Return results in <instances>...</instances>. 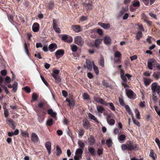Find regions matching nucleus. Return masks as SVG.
Here are the masks:
<instances>
[{
    "label": "nucleus",
    "instance_id": "nucleus-1",
    "mask_svg": "<svg viewBox=\"0 0 160 160\" xmlns=\"http://www.w3.org/2000/svg\"><path fill=\"white\" fill-rule=\"evenodd\" d=\"M121 148L122 151L125 150L130 151L133 150L137 151L139 149L138 145L133 143L132 141H129L128 142H127L126 144H122L121 146Z\"/></svg>",
    "mask_w": 160,
    "mask_h": 160
},
{
    "label": "nucleus",
    "instance_id": "nucleus-2",
    "mask_svg": "<svg viewBox=\"0 0 160 160\" xmlns=\"http://www.w3.org/2000/svg\"><path fill=\"white\" fill-rule=\"evenodd\" d=\"M60 72L59 70L57 69L53 70V72L51 73V75L55 79V82L57 83H60L61 81L60 76H59Z\"/></svg>",
    "mask_w": 160,
    "mask_h": 160
},
{
    "label": "nucleus",
    "instance_id": "nucleus-3",
    "mask_svg": "<svg viewBox=\"0 0 160 160\" xmlns=\"http://www.w3.org/2000/svg\"><path fill=\"white\" fill-rule=\"evenodd\" d=\"M151 90L153 92L159 94L160 92V86L158 85L156 82L153 83L151 86Z\"/></svg>",
    "mask_w": 160,
    "mask_h": 160
},
{
    "label": "nucleus",
    "instance_id": "nucleus-4",
    "mask_svg": "<svg viewBox=\"0 0 160 160\" xmlns=\"http://www.w3.org/2000/svg\"><path fill=\"white\" fill-rule=\"evenodd\" d=\"M126 92L128 97L131 99H135L136 98V95L132 90L125 89Z\"/></svg>",
    "mask_w": 160,
    "mask_h": 160
},
{
    "label": "nucleus",
    "instance_id": "nucleus-5",
    "mask_svg": "<svg viewBox=\"0 0 160 160\" xmlns=\"http://www.w3.org/2000/svg\"><path fill=\"white\" fill-rule=\"evenodd\" d=\"M74 43L80 46H82L84 44V41L81 36H78L75 38Z\"/></svg>",
    "mask_w": 160,
    "mask_h": 160
},
{
    "label": "nucleus",
    "instance_id": "nucleus-6",
    "mask_svg": "<svg viewBox=\"0 0 160 160\" xmlns=\"http://www.w3.org/2000/svg\"><path fill=\"white\" fill-rule=\"evenodd\" d=\"M156 61L154 59H151L148 60V67L150 70L152 69V66H155L156 63Z\"/></svg>",
    "mask_w": 160,
    "mask_h": 160
},
{
    "label": "nucleus",
    "instance_id": "nucleus-7",
    "mask_svg": "<svg viewBox=\"0 0 160 160\" xmlns=\"http://www.w3.org/2000/svg\"><path fill=\"white\" fill-rule=\"evenodd\" d=\"M64 54V50L63 49H59L55 53V56L57 59H59L62 57Z\"/></svg>",
    "mask_w": 160,
    "mask_h": 160
},
{
    "label": "nucleus",
    "instance_id": "nucleus-8",
    "mask_svg": "<svg viewBox=\"0 0 160 160\" xmlns=\"http://www.w3.org/2000/svg\"><path fill=\"white\" fill-rule=\"evenodd\" d=\"M62 39L63 40L69 43L72 42L73 41L72 37L67 35H63Z\"/></svg>",
    "mask_w": 160,
    "mask_h": 160
},
{
    "label": "nucleus",
    "instance_id": "nucleus-9",
    "mask_svg": "<svg viewBox=\"0 0 160 160\" xmlns=\"http://www.w3.org/2000/svg\"><path fill=\"white\" fill-rule=\"evenodd\" d=\"M53 28L55 31L58 33L61 32L60 28L58 27V24L57 21H53Z\"/></svg>",
    "mask_w": 160,
    "mask_h": 160
},
{
    "label": "nucleus",
    "instance_id": "nucleus-10",
    "mask_svg": "<svg viewBox=\"0 0 160 160\" xmlns=\"http://www.w3.org/2000/svg\"><path fill=\"white\" fill-rule=\"evenodd\" d=\"M72 29L74 32H79L82 31V28L79 26L75 25L72 26Z\"/></svg>",
    "mask_w": 160,
    "mask_h": 160
},
{
    "label": "nucleus",
    "instance_id": "nucleus-11",
    "mask_svg": "<svg viewBox=\"0 0 160 160\" xmlns=\"http://www.w3.org/2000/svg\"><path fill=\"white\" fill-rule=\"evenodd\" d=\"M47 113L48 114L51 115L52 117H53L56 120L57 119L56 117L57 113L56 112H53L52 109H49L47 111Z\"/></svg>",
    "mask_w": 160,
    "mask_h": 160
},
{
    "label": "nucleus",
    "instance_id": "nucleus-12",
    "mask_svg": "<svg viewBox=\"0 0 160 160\" xmlns=\"http://www.w3.org/2000/svg\"><path fill=\"white\" fill-rule=\"evenodd\" d=\"M32 141L35 143L37 142L39 138L36 134L34 132H33L31 136Z\"/></svg>",
    "mask_w": 160,
    "mask_h": 160
},
{
    "label": "nucleus",
    "instance_id": "nucleus-13",
    "mask_svg": "<svg viewBox=\"0 0 160 160\" xmlns=\"http://www.w3.org/2000/svg\"><path fill=\"white\" fill-rule=\"evenodd\" d=\"M82 153L83 149L82 148H79L76 149L75 156H77V157H79L80 158H82Z\"/></svg>",
    "mask_w": 160,
    "mask_h": 160
},
{
    "label": "nucleus",
    "instance_id": "nucleus-14",
    "mask_svg": "<svg viewBox=\"0 0 160 160\" xmlns=\"http://www.w3.org/2000/svg\"><path fill=\"white\" fill-rule=\"evenodd\" d=\"M96 108L97 112L99 113V115L101 116V114L105 111V109L101 105H97Z\"/></svg>",
    "mask_w": 160,
    "mask_h": 160
},
{
    "label": "nucleus",
    "instance_id": "nucleus-15",
    "mask_svg": "<svg viewBox=\"0 0 160 160\" xmlns=\"http://www.w3.org/2000/svg\"><path fill=\"white\" fill-rule=\"evenodd\" d=\"M57 48V45L55 43H52L49 45L48 48L51 52H53Z\"/></svg>",
    "mask_w": 160,
    "mask_h": 160
},
{
    "label": "nucleus",
    "instance_id": "nucleus-16",
    "mask_svg": "<svg viewBox=\"0 0 160 160\" xmlns=\"http://www.w3.org/2000/svg\"><path fill=\"white\" fill-rule=\"evenodd\" d=\"M45 146L48 150V154H50L51 153V143L49 141L47 142L45 144Z\"/></svg>",
    "mask_w": 160,
    "mask_h": 160
},
{
    "label": "nucleus",
    "instance_id": "nucleus-17",
    "mask_svg": "<svg viewBox=\"0 0 160 160\" xmlns=\"http://www.w3.org/2000/svg\"><path fill=\"white\" fill-rule=\"evenodd\" d=\"M88 69L89 71H91L92 69L93 66L92 62L89 60H87L86 61Z\"/></svg>",
    "mask_w": 160,
    "mask_h": 160
},
{
    "label": "nucleus",
    "instance_id": "nucleus-18",
    "mask_svg": "<svg viewBox=\"0 0 160 160\" xmlns=\"http://www.w3.org/2000/svg\"><path fill=\"white\" fill-rule=\"evenodd\" d=\"M39 28V25L36 23H35L33 24L32 26V30L34 32H38Z\"/></svg>",
    "mask_w": 160,
    "mask_h": 160
},
{
    "label": "nucleus",
    "instance_id": "nucleus-19",
    "mask_svg": "<svg viewBox=\"0 0 160 160\" xmlns=\"http://www.w3.org/2000/svg\"><path fill=\"white\" fill-rule=\"evenodd\" d=\"M143 80L144 84L146 86H148L151 82L152 81L151 79L147 78H143Z\"/></svg>",
    "mask_w": 160,
    "mask_h": 160
},
{
    "label": "nucleus",
    "instance_id": "nucleus-20",
    "mask_svg": "<svg viewBox=\"0 0 160 160\" xmlns=\"http://www.w3.org/2000/svg\"><path fill=\"white\" fill-rule=\"evenodd\" d=\"M83 6L86 7L87 10H91L92 8V4L90 2H85L83 4Z\"/></svg>",
    "mask_w": 160,
    "mask_h": 160
},
{
    "label": "nucleus",
    "instance_id": "nucleus-21",
    "mask_svg": "<svg viewBox=\"0 0 160 160\" xmlns=\"http://www.w3.org/2000/svg\"><path fill=\"white\" fill-rule=\"evenodd\" d=\"M98 25L102 27L104 29H108L110 27V25L109 24H106L105 23H102L101 22H98Z\"/></svg>",
    "mask_w": 160,
    "mask_h": 160
},
{
    "label": "nucleus",
    "instance_id": "nucleus-22",
    "mask_svg": "<svg viewBox=\"0 0 160 160\" xmlns=\"http://www.w3.org/2000/svg\"><path fill=\"white\" fill-rule=\"evenodd\" d=\"M7 122L8 123L12 129H15V122H14V121L11 120H8L7 121Z\"/></svg>",
    "mask_w": 160,
    "mask_h": 160
},
{
    "label": "nucleus",
    "instance_id": "nucleus-23",
    "mask_svg": "<svg viewBox=\"0 0 160 160\" xmlns=\"http://www.w3.org/2000/svg\"><path fill=\"white\" fill-rule=\"evenodd\" d=\"M88 139L89 140L88 142L90 145H92L95 143V139L94 137H91L90 138H88Z\"/></svg>",
    "mask_w": 160,
    "mask_h": 160
},
{
    "label": "nucleus",
    "instance_id": "nucleus-24",
    "mask_svg": "<svg viewBox=\"0 0 160 160\" xmlns=\"http://www.w3.org/2000/svg\"><path fill=\"white\" fill-rule=\"evenodd\" d=\"M125 108L129 114L132 117L133 114L129 107L128 105H125Z\"/></svg>",
    "mask_w": 160,
    "mask_h": 160
},
{
    "label": "nucleus",
    "instance_id": "nucleus-25",
    "mask_svg": "<svg viewBox=\"0 0 160 160\" xmlns=\"http://www.w3.org/2000/svg\"><path fill=\"white\" fill-rule=\"evenodd\" d=\"M112 143V142L110 138H109L106 140V144L108 148L111 147Z\"/></svg>",
    "mask_w": 160,
    "mask_h": 160
},
{
    "label": "nucleus",
    "instance_id": "nucleus-26",
    "mask_svg": "<svg viewBox=\"0 0 160 160\" xmlns=\"http://www.w3.org/2000/svg\"><path fill=\"white\" fill-rule=\"evenodd\" d=\"M18 83L16 82H14L12 85V91L13 92H16L18 89Z\"/></svg>",
    "mask_w": 160,
    "mask_h": 160
},
{
    "label": "nucleus",
    "instance_id": "nucleus-27",
    "mask_svg": "<svg viewBox=\"0 0 160 160\" xmlns=\"http://www.w3.org/2000/svg\"><path fill=\"white\" fill-rule=\"evenodd\" d=\"M149 156L152 158L153 160H155V158L157 157L156 154H155L153 151L152 149L150 150Z\"/></svg>",
    "mask_w": 160,
    "mask_h": 160
},
{
    "label": "nucleus",
    "instance_id": "nucleus-28",
    "mask_svg": "<svg viewBox=\"0 0 160 160\" xmlns=\"http://www.w3.org/2000/svg\"><path fill=\"white\" fill-rule=\"evenodd\" d=\"M142 37V32L141 31H138L136 33V38L138 40Z\"/></svg>",
    "mask_w": 160,
    "mask_h": 160
},
{
    "label": "nucleus",
    "instance_id": "nucleus-29",
    "mask_svg": "<svg viewBox=\"0 0 160 160\" xmlns=\"http://www.w3.org/2000/svg\"><path fill=\"white\" fill-rule=\"evenodd\" d=\"M102 41V39H96L95 42V45L96 47H98L100 45Z\"/></svg>",
    "mask_w": 160,
    "mask_h": 160
},
{
    "label": "nucleus",
    "instance_id": "nucleus-30",
    "mask_svg": "<svg viewBox=\"0 0 160 160\" xmlns=\"http://www.w3.org/2000/svg\"><path fill=\"white\" fill-rule=\"evenodd\" d=\"M104 41L106 44H108L110 43L111 38L109 37H105L104 38Z\"/></svg>",
    "mask_w": 160,
    "mask_h": 160
},
{
    "label": "nucleus",
    "instance_id": "nucleus-31",
    "mask_svg": "<svg viewBox=\"0 0 160 160\" xmlns=\"http://www.w3.org/2000/svg\"><path fill=\"white\" fill-rule=\"evenodd\" d=\"M88 149L89 153L92 156H93L95 155V150L93 148L91 147H89Z\"/></svg>",
    "mask_w": 160,
    "mask_h": 160
},
{
    "label": "nucleus",
    "instance_id": "nucleus-32",
    "mask_svg": "<svg viewBox=\"0 0 160 160\" xmlns=\"http://www.w3.org/2000/svg\"><path fill=\"white\" fill-rule=\"evenodd\" d=\"M153 76L157 80L160 77V72H154L153 74Z\"/></svg>",
    "mask_w": 160,
    "mask_h": 160
},
{
    "label": "nucleus",
    "instance_id": "nucleus-33",
    "mask_svg": "<svg viewBox=\"0 0 160 160\" xmlns=\"http://www.w3.org/2000/svg\"><path fill=\"white\" fill-rule=\"evenodd\" d=\"M126 138V136L124 134H121L120 135H118V140L121 141H122L124 140Z\"/></svg>",
    "mask_w": 160,
    "mask_h": 160
},
{
    "label": "nucleus",
    "instance_id": "nucleus-34",
    "mask_svg": "<svg viewBox=\"0 0 160 160\" xmlns=\"http://www.w3.org/2000/svg\"><path fill=\"white\" fill-rule=\"evenodd\" d=\"M83 126L86 129H88L89 127V122L87 121L83 122Z\"/></svg>",
    "mask_w": 160,
    "mask_h": 160
},
{
    "label": "nucleus",
    "instance_id": "nucleus-35",
    "mask_svg": "<svg viewBox=\"0 0 160 160\" xmlns=\"http://www.w3.org/2000/svg\"><path fill=\"white\" fill-rule=\"evenodd\" d=\"M121 133V130L119 128H115L114 129L113 133L115 135H118Z\"/></svg>",
    "mask_w": 160,
    "mask_h": 160
},
{
    "label": "nucleus",
    "instance_id": "nucleus-36",
    "mask_svg": "<svg viewBox=\"0 0 160 160\" xmlns=\"http://www.w3.org/2000/svg\"><path fill=\"white\" fill-rule=\"evenodd\" d=\"M93 69L96 74H98L99 73V70L98 67L96 66L94 62L92 61Z\"/></svg>",
    "mask_w": 160,
    "mask_h": 160
},
{
    "label": "nucleus",
    "instance_id": "nucleus-37",
    "mask_svg": "<svg viewBox=\"0 0 160 160\" xmlns=\"http://www.w3.org/2000/svg\"><path fill=\"white\" fill-rule=\"evenodd\" d=\"M53 120L52 119H48L47 121L46 124L47 126H51L53 124Z\"/></svg>",
    "mask_w": 160,
    "mask_h": 160
},
{
    "label": "nucleus",
    "instance_id": "nucleus-38",
    "mask_svg": "<svg viewBox=\"0 0 160 160\" xmlns=\"http://www.w3.org/2000/svg\"><path fill=\"white\" fill-rule=\"evenodd\" d=\"M56 151V154L57 156H59L62 153L61 148L58 146H57Z\"/></svg>",
    "mask_w": 160,
    "mask_h": 160
},
{
    "label": "nucleus",
    "instance_id": "nucleus-39",
    "mask_svg": "<svg viewBox=\"0 0 160 160\" xmlns=\"http://www.w3.org/2000/svg\"><path fill=\"white\" fill-rule=\"evenodd\" d=\"M71 50L73 52H76L78 49L77 46L75 45L72 44L70 45Z\"/></svg>",
    "mask_w": 160,
    "mask_h": 160
},
{
    "label": "nucleus",
    "instance_id": "nucleus-40",
    "mask_svg": "<svg viewBox=\"0 0 160 160\" xmlns=\"http://www.w3.org/2000/svg\"><path fill=\"white\" fill-rule=\"evenodd\" d=\"M78 144L80 147L79 148H82L83 149L85 146L84 143L82 142L81 141H79L78 142Z\"/></svg>",
    "mask_w": 160,
    "mask_h": 160
},
{
    "label": "nucleus",
    "instance_id": "nucleus-41",
    "mask_svg": "<svg viewBox=\"0 0 160 160\" xmlns=\"http://www.w3.org/2000/svg\"><path fill=\"white\" fill-rule=\"evenodd\" d=\"M88 117L92 120H93L95 121H97V118L95 117L91 113H89L88 114Z\"/></svg>",
    "mask_w": 160,
    "mask_h": 160
},
{
    "label": "nucleus",
    "instance_id": "nucleus-42",
    "mask_svg": "<svg viewBox=\"0 0 160 160\" xmlns=\"http://www.w3.org/2000/svg\"><path fill=\"white\" fill-rule=\"evenodd\" d=\"M132 5L135 7H138L140 5V2L138 1L135 0L132 2Z\"/></svg>",
    "mask_w": 160,
    "mask_h": 160
},
{
    "label": "nucleus",
    "instance_id": "nucleus-43",
    "mask_svg": "<svg viewBox=\"0 0 160 160\" xmlns=\"http://www.w3.org/2000/svg\"><path fill=\"white\" fill-rule=\"evenodd\" d=\"M135 113H136V118L138 119H140V116L139 114V112L137 109H135L134 111Z\"/></svg>",
    "mask_w": 160,
    "mask_h": 160
},
{
    "label": "nucleus",
    "instance_id": "nucleus-44",
    "mask_svg": "<svg viewBox=\"0 0 160 160\" xmlns=\"http://www.w3.org/2000/svg\"><path fill=\"white\" fill-rule=\"evenodd\" d=\"M107 122L109 125L111 126L114 125L115 123V121L113 119L108 120V121H107Z\"/></svg>",
    "mask_w": 160,
    "mask_h": 160
},
{
    "label": "nucleus",
    "instance_id": "nucleus-45",
    "mask_svg": "<svg viewBox=\"0 0 160 160\" xmlns=\"http://www.w3.org/2000/svg\"><path fill=\"white\" fill-rule=\"evenodd\" d=\"M132 120L133 122V123L136 125L138 127H139L140 126V123L137 120L135 119L133 117V115L132 116Z\"/></svg>",
    "mask_w": 160,
    "mask_h": 160
},
{
    "label": "nucleus",
    "instance_id": "nucleus-46",
    "mask_svg": "<svg viewBox=\"0 0 160 160\" xmlns=\"http://www.w3.org/2000/svg\"><path fill=\"white\" fill-rule=\"evenodd\" d=\"M98 103H100L106 106L108 105V104L106 103L102 98H101L99 100Z\"/></svg>",
    "mask_w": 160,
    "mask_h": 160
},
{
    "label": "nucleus",
    "instance_id": "nucleus-47",
    "mask_svg": "<svg viewBox=\"0 0 160 160\" xmlns=\"http://www.w3.org/2000/svg\"><path fill=\"white\" fill-rule=\"evenodd\" d=\"M4 109V114L6 118H7L9 115V111L6 108L3 107Z\"/></svg>",
    "mask_w": 160,
    "mask_h": 160
},
{
    "label": "nucleus",
    "instance_id": "nucleus-48",
    "mask_svg": "<svg viewBox=\"0 0 160 160\" xmlns=\"http://www.w3.org/2000/svg\"><path fill=\"white\" fill-rule=\"evenodd\" d=\"M38 96L35 93H33L32 96V98L33 101H35L37 100Z\"/></svg>",
    "mask_w": 160,
    "mask_h": 160
},
{
    "label": "nucleus",
    "instance_id": "nucleus-49",
    "mask_svg": "<svg viewBox=\"0 0 160 160\" xmlns=\"http://www.w3.org/2000/svg\"><path fill=\"white\" fill-rule=\"evenodd\" d=\"M83 98L84 100H88L89 99V95L86 93H84L83 95Z\"/></svg>",
    "mask_w": 160,
    "mask_h": 160
},
{
    "label": "nucleus",
    "instance_id": "nucleus-50",
    "mask_svg": "<svg viewBox=\"0 0 160 160\" xmlns=\"http://www.w3.org/2000/svg\"><path fill=\"white\" fill-rule=\"evenodd\" d=\"M121 54L119 51H116L115 52L114 56L115 57L119 58L121 57Z\"/></svg>",
    "mask_w": 160,
    "mask_h": 160
},
{
    "label": "nucleus",
    "instance_id": "nucleus-51",
    "mask_svg": "<svg viewBox=\"0 0 160 160\" xmlns=\"http://www.w3.org/2000/svg\"><path fill=\"white\" fill-rule=\"evenodd\" d=\"M108 105L109 104L110 106V109L112 111H115V107L114 106L112 102H109L108 103H107Z\"/></svg>",
    "mask_w": 160,
    "mask_h": 160
},
{
    "label": "nucleus",
    "instance_id": "nucleus-52",
    "mask_svg": "<svg viewBox=\"0 0 160 160\" xmlns=\"http://www.w3.org/2000/svg\"><path fill=\"white\" fill-rule=\"evenodd\" d=\"M22 89H24L26 92L28 93H30L31 91L30 88L28 86L24 87Z\"/></svg>",
    "mask_w": 160,
    "mask_h": 160
},
{
    "label": "nucleus",
    "instance_id": "nucleus-53",
    "mask_svg": "<svg viewBox=\"0 0 160 160\" xmlns=\"http://www.w3.org/2000/svg\"><path fill=\"white\" fill-rule=\"evenodd\" d=\"M99 64L101 66L103 67L104 66V60L103 58L102 57L99 62Z\"/></svg>",
    "mask_w": 160,
    "mask_h": 160
},
{
    "label": "nucleus",
    "instance_id": "nucleus-54",
    "mask_svg": "<svg viewBox=\"0 0 160 160\" xmlns=\"http://www.w3.org/2000/svg\"><path fill=\"white\" fill-rule=\"evenodd\" d=\"M5 82L7 83H9L11 81V79L10 77L9 76H7L6 77L5 79Z\"/></svg>",
    "mask_w": 160,
    "mask_h": 160
},
{
    "label": "nucleus",
    "instance_id": "nucleus-55",
    "mask_svg": "<svg viewBox=\"0 0 160 160\" xmlns=\"http://www.w3.org/2000/svg\"><path fill=\"white\" fill-rule=\"evenodd\" d=\"M41 79L42 80L43 82L44 83V84L47 86H48V83L45 80V79L44 78L42 77V76H41Z\"/></svg>",
    "mask_w": 160,
    "mask_h": 160
},
{
    "label": "nucleus",
    "instance_id": "nucleus-56",
    "mask_svg": "<svg viewBox=\"0 0 160 160\" xmlns=\"http://www.w3.org/2000/svg\"><path fill=\"white\" fill-rule=\"evenodd\" d=\"M137 26H138L139 28L141 30L140 31H144V29L143 28V25L141 23H138L137 24Z\"/></svg>",
    "mask_w": 160,
    "mask_h": 160
},
{
    "label": "nucleus",
    "instance_id": "nucleus-57",
    "mask_svg": "<svg viewBox=\"0 0 160 160\" xmlns=\"http://www.w3.org/2000/svg\"><path fill=\"white\" fill-rule=\"evenodd\" d=\"M0 85L3 88V89L5 90V92L7 94H8L9 93V92L8 90L6 87L4 85H2L1 84Z\"/></svg>",
    "mask_w": 160,
    "mask_h": 160
},
{
    "label": "nucleus",
    "instance_id": "nucleus-58",
    "mask_svg": "<svg viewBox=\"0 0 160 160\" xmlns=\"http://www.w3.org/2000/svg\"><path fill=\"white\" fill-rule=\"evenodd\" d=\"M119 101L120 103V104L122 106H123L125 105L124 101L122 99L119 98Z\"/></svg>",
    "mask_w": 160,
    "mask_h": 160
},
{
    "label": "nucleus",
    "instance_id": "nucleus-59",
    "mask_svg": "<svg viewBox=\"0 0 160 160\" xmlns=\"http://www.w3.org/2000/svg\"><path fill=\"white\" fill-rule=\"evenodd\" d=\"M155 141L158 144L159 148L160 149V141L159 139L158 138H156Z\"/></svg>",
    "mask_w": 160,
    "mask_h": 160
},
{
    "label": "nucleus",
    "instance_id": "nucleus-60",
    "mask_svg": "<svg viewBox=\"0 0 160 160\" xmlns=\"http://www.w3.org/2000/svg\"><path fill=\"white\" fill-rule=\"evenodd\" d=\"M100 98H101L100 97H96V96H94L93 97V99H94V101L95 102H98V103L99 100H100Z\"/></svg>",
    "mask_w": 160,
    "mask_h": 160
},
{
    "label": "nucleus",
    "instance_id": "nucleus-61",
    "mask_svg": "<svg viewBox=\"0 0 160 160\" xmlns=\"http://www.w3.org/2000/svg\"><path fill=\"white\" fill-rule=\"evenodd\" d=\"M54 6V3L52 2H50L48 3V8H49L52 9V8Z\"/></svg>",
    "mask_w": 160,
    "mask_h": 160
},
{
    "label": "nucleus",
    "instance_id": "nucleus-62",
    "mask_svg": "<svg viewBox=\"0 0 160 160\" xmlns=\"http://www.w3.org/2000/svg\"><path fill=\"white\" fill-rule=\"evenodd\" d=\"M42 49L44 52H47L48 51V48L47 45H44V46H43Z\"/></svg>",
    "mask_w": 160,
    "mask_h": 160
},
{
    "label": "nucleus",
    "instance_id": "nucleus-63",
    "mask_svg": "<svg viewBox=\"0 0 160 160\" xmlns=\"http://www.w3.org/2000/svg\"><path fill=\"white\" fill-rule=\"evenodd\" d=\"M130 58L131 61H133L134 60H136L137 58V57L136 55H133L132 56H131L130 57Z\"/></svg>",
    "mask_w": 160,
    "mask_h": 160
},
{
    "label": "nucleus",
    "instance_id": "nucleus-64",
    "mask_svg": "<svg viewBox=\"0 0 160 160\" xmlns=\"http://www.w3.org/2000/svg\"><path fill=\"white\" fill-rule=\"evenodd\" d=\"M0 73L3 76H5L7 74V72L6 70H4L2 71H1Z\"/></svg>",
    "mask_w": 160,
    "mask_h": 160
}]
</instances>
